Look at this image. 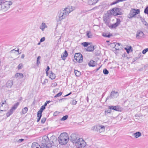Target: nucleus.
Segmentation results:
<instances>
[{
	"instance_id": "nucleus-1",
	"label": "nucleus",
	"mask_w": 148,
	"mask_h": 148,
	"mask_svg": "<svg viewBox=\"0 0 148 148\" xmlns=\"http://www.w3.org/2000/svg\"><path fill=\"white\" fill-rule=\"evenodd\" d=\"M70 139L76 146L84 147L86 145V143L83 139L79 138L78 135L76 134H72Z\"/></svg>"
},
{
	"instance_id": "nucleus-2",
	"label": "nucleus",
	"mask_w": 148,
	"mask_h": 148,
	"mask_svg": "<svg viewBox=\"0 0 148 148\" xmlns=\"http://www.w3.org/2000/svg\"><path fill=\"white\" fill-rule=\"evenodd\" d=\"M50 140H49L48 136H43L41 141V148H51L53 144V141L51 140L54 139L56 140L55 136H52L51 137Z\"/></svg>"
},
{
	"instance_id": "nucleus-3",
	"label": "nucleus",
	"mask_w": 148,
	"mask_h": 148,
	"mask_svg": "<svg viewBox=\"0 0 148 148\" xmlns=\"http://www.w3.org/2000/svg\"><path fill=\"white\" fill-rule=\"evenodd\" d=\"M74 10V8L72 6H69L60 12L58 15V21H60L64 18L71 12Z\"/></svg>"
},
{
	"instance_id": "nucleus-4",
	"label": "nucleus",
	"mask_w": 148,
	"mask_h": 148,
	"mask_svg": "<svg viewBox=\"0 0 148 148\" xmlns=\"http://www.w3.org/2000/svg\"><path fill=\"white\" fill-rule=\"evenodd\" d=\"M69 137L67 133H61L59 137V142L61 145L66 144L69 141Z\"/></svg>"
},
{
	"instance_id": "nucleus-5",
	"label": "nucleus",
	"mask_w": 148,
	"mask_h": 148,
	"mask_svg": "<svg viewBox=\"0 0 148 148\" xmlns=\"http://www.w3.org/2000/svg\"><path fill=\"white\" fill-rule=\"evenodd\" d=\"M12 4V3L10 1H4L1 6L2 8L5 11H7L9 8L10 5Z\"/></svg>"
},
{
	"instance_id": "nucleus-6",
	"label": "nucleus",
	"mask_w": 148,
	"mask_h": 148,
	"mask_svg": "<svg viewBox=\"0 0 148 148\" xmlns=\"http://www.w3.org/2000/svg\"><path fill=\"white\" fill-rule=\"evenodd\" d=\"M93 130L100 133L104 131L105 127L101 125H98L94 126L93 127Z\"/></svg>"
},
{
	"instance_id": "nucleus-7",
	"label": "nucleus",
	"mask_w": 148,
	"mask_h": 148,
	"mask_svg": "<svg viewBox=\"0 0 148 148\" xmlns=\"http://www.w3.org/2000/svg\"><path fill=\"white\" fill-rule=\"evenodd\" d=\"M8 108V105L6 101H2L0 103V111H5Z\"/></svg>"
},
{
	"instance_id": "nucleus-8",
	"label": "nucleus",
	"mask_w": 148,
	"mask_h": 148,
	"mask_svg": "<svg viewBox=\"0 0 148 148\" xmlns=\"http://www.w3.org/2000/svg\"><path fill=\"white\" fill-rule=\"evenodd\" d=\"M140 13V10L139 9L135 10L132 9L130 11V12L128 15L129 18H130L134 17L136 14H138Z\"/></svg>"
},
{
	"instance_id": "nucleus-9",
	"label": "nucleus",
	"mask_w": 148,
	"mask_h": 148,
	"mask_svg": "<svg viewBox=\"0 0 148 148\" xmlns=\"http://www.w3.org/2000/svg\"><path fill=\"white\" fill-rule=\"evenodd\" d=\"M75 59L76 61L79 62L81 63L83 61V57L82 55L80 53H76L75 55Z\"/></svg>"
},
{
	"instance_id": "nucleus-10",
	"label": "nucleus",
	"mask_w": 148,
	"mask_h": 148,
	"mask_svg": "<svg viewBox=\"0 0 148 148\" xmlns=\"http://www.w3.org/2000/svg\"><path fill=\"white\" fill-rule=\"evenodd\" d=\"M119 9L118 8H114L111 10V13L113 15L116 16L119 14Z\"/></svg>"
},
{
	"instance_id": "nucleus-11",
	"label": "nucleus",
	"mask_w": 148,
	"mask_h": 148,
	"mask_svg": "<svg viewBox=\"0 0 148 148\" xmlns=\"http://www.w3.org/2000/svg\"><path fill=\"white\" fill-rule=\"evenodd\" d=\"M144 35V34L141 31H138L136 34V37L137 39H139L142 38Z\"/></svg>"
},
{
	"instance_id": "nucleus-12",
	"label": "nucleus",
	"mask_w": 148,
	"mask_h": 148,
	"mask_svg": "<svg viewBox=\"0 0 148 148\" xmlns=\"http://www.w3.org/2000/svg\"><path fill=\"white\" fill-rule=\"evenodd\" d=\"M121 21L119 19H116V22L114 24H113L111 25V26H110V27L111 28H114L120 24Z\"/></svg>"
},
{
	"instance_id": "nucleus-13",
	"label": "nucleus",
	"mask_w": 148,
	"mask_h": 148,
	"mask_svg": "<svg viewBox=\"0 0 148 148\" xmlns=\"http://www.w3.org/2000/svg\"><path fill=\"white\" fill-rule=\"evenodd\" d=\"M111 46L113 47L116 50H119L121 47L119 43H116L114 42L110 45Z\"/></svg>"
},
{
	"instance_id": "nucleus-14",
	"label": "nucleus",
	"mask_w": 148,
	"mask_h": 148,
	"mask_svg": "<svg viewBox=\"0 0 148 148\" xmlns=\"http://www.w3.org/2000/svg\"><path fill=\"white\" fill-rule=\"evenodd\" d=\"M110 109L115 110L116 111H121V108L120 107L118 106H109Z\"/></svg>"
},
{
	"instance_id": "nucleus-15",
	"label": "nucleus",
	"mask_w": 148,
	"mask_h": 148,
	"mask_svg": "<svg viewBox=\"0 0 148 148\" xmlns=\"http://www.w3.org/2000/svg\"><path fill=\"white\" fill-rule=\"evenodd\" d=\"M119 95V94L117 92L112 91L111 93L110 97L112 98L117 97Z\"/></svg>"
},
{
	"instance_id": "nucleus-16",
	"label": "nucleus",
	"mask_w": 148,
	"mask_h": 148,
	"mask_svg": "<svg viewBox=\"0 0 148 148\" xmlns=\"http://www.w3.org/2000/svg\"><path fill=\"white\" fill-rule=\"evenodd\" d=\"M31 148H41V146L37 143H34L32 144Z\"/></svg>"
},
{
	"instance_id": "nucleus-17",
	"label": "nucleus",
	"mask_w": 148,
	"mask_h": 148,
	"mask_svg": "<svg viewBox=\"0 0 148 148\" xmlns=\"http://www.w3.org/2000/svg\"><path fill=\"white\" fill-rule=\"evenodd\" d=\"M98 1V0H88V3L89 5H92L96 3Z\"/></svg>"
},
{
	"instance_id": "nucleus-18",
	"label": "nucleus",
	"mask_w": 148,
	"mask_h": 148,
	"mask_svg": "<svg viewBox=\"0 0 148 148\" xmlns=\"http://www.w3.org/2000/svg\"><path fill=\"white\" fill-rule=\"evenodd\" d=\"M47 27V26L46 25L45 23H42L40 26V29L42 31H43L45 28Z\"/></svg>"
},
{
	"instance_id": "nucleus-19",
	"label": "nucleus",
	"mask_w": 148,
	"mask_h": 148,
	"mask_svg": "<svg viewBox=\"0 0 148 148\" xmlns=\"http://www.w3.org/2000/svg\"><path fill=\"white\" fill-rule=\"evenodd\" d=\"M94 50V46L93 45H90L86 49L87 51H92Z\"/></svg>"
},
{
	"instance_id": "nucleus-20",
	"label": "nucleus",
	"mask_w": 148,
	"mask_h": 148,
	"mask_svg": "<svg viewBox=\"0 0 148 148\" xmlns=\"http://www.w3.org/2000/svg\"><path fill=\"white\" fill-rule=\"evenodd\" d=\"M15 77L16 78L19 77V78H22L23 77V75L21 73H17L15 74Z\"/></svg>"
},
{
	"instance_id": "nucleus-21",
	"label": "nucleus",
	"mask_w": 148,
	"mask_h": 148,
	"mask_svg": "<svg viewBox=\"0 0 148 148\" xmlns=\"http://www.w3.org/2000/svg\"><path fill=\"white\" fill-rule=\"evenodd\" d=\"M103 21H104L105 23L106 24H108L110 22V20L109 18L106 16H104L103 17Z\"/></svg>"
},
{
	"instance_id": "nucleus-22",
	"label": "nucleus",
	"mask_w": 148,
	"mask_h": 148,
	"mask_svg": "<svg viewBox=\"0 0 148 148\" xmlns=\"http://www.w3.org/2000/svg\"><path fill=\"white\" fill-rule=\"evenodd\" d=\"M134 137L136 138H137L141 136V133L140 132H137L134 134Z\"/></svg>"
},
{
	"instance_id": "nucleus-23",
	"label": "nucleus",
	"mask_w": 148,
	"mask_h": 148,
	"mask_svg": "<svg viewBox=\"0 0 148 148\" xmlns=\"http://www.w3.org/2000/svg\"><path fill=\"white\" fill-rule=\"evenodd\" d=\"M65 31V27L64 26H62L59 29V32L62 34Z\"/></svg>"
},
{
	"instance_id": "nucleus-24",
	"label": "nucleus",
	"mask_w": 148,
	"mask_h": 148,
	"mask_svg": "<svg viewBox=\"0 0 148 148\" xmlns=\"http://www.w3.org/2000/svg\"><path fill=\"white\" fill-rule=\"evenodd\" d=\"M95 64L96 62L93 60L90 61L88 63V64L89 66L92 67L94 66H95Z\"/></svg>"
},
{
	"instance_id": "nucleus-25",
	"label": "nucleus",
	"mask_w": 148,
	"mask_h": 148,
	"mask_svg": "<svg viewBox=\"0 0 148 148\" xmlns=\"http://www.w3.org/2000/svg\"><path fill=\"white\" fill-rule=\"evenodd\" d=\"M68 53L66 51H65L64 53L61 56V58L63 60H64L66 57L67 56Z\"/></svg>"
},
{
	"instance_id": "nucleus-26",
	"label": "nucleus",
	"mask_w": 148,
	"mask_h": 148,
	"mask_svg": "<svg viewBox=\"0 0 148 148\" xmlns=\"http://www.w3.org/2000/svg\"><path fill=\"white\" fill-rule=\"evenodd\" d=\"M12 81H9L6 84V86L7 87H11L12 85Z\"/></svg>"
},
{
	"instance_id": "nucleus-27",
	"label": "nucleus",
	"mask_w": 148,
	"mask_h": 148,
	"mask_svg": "<svg viewBox=\"0 0 148 148\" xmlns=\"http://www.w3.org/2000/svg\"><path fill=\"white\" fill-rule=\"evenodd\" d=\"M125 49L126 50L127 52L129 53L130 52H132V48L131 46L129 47L128 48H125Z\"/></svg>"
},
{
	"instance_id": "nucleus-28",
	"label": "nucleus",
	"mask_w": 148,
	"mask_h": 148,
	"mask_svg": "<svg viewBox=\"0 0 148 148\" xmlns=\"http://www.w3.org/2000/svg\"><path fill=\"white\" fill-rule=\"evenodd\" d=\"M19 103L17 102L15 104L14 106L12 107L11 110H12L13 111L19 105Z\"/></svg>"
},
{
	"instance_id": "nucleus-29",
	"label": "nucleus",
	"mask_w": 148,
	"mask_h": 148,
	"mask_svg": "<svg viewBox=\"0 0 148 148\" xmlns=\"http://www.w3.org/2000/svg\"><path fill=\"white\" fill-rule=\"evenodd\" d=\"M55 77L56 75L55 74L51 72L50 74L49 77L52 79H53L55 78Z\"/></svg>"
},
{
	"instance_id": "nucleus-30",
	"label": "nucleus",
	"mask_w": 148,
	"mask_h": 148,
	"mask_svg": "<svg viewBox=\"0 0 148 148\" xmlns=\"http://www.w3.org/2000/svg\"><path fill=\"white\" fill-rule=\"evenodd\" d=\"M28 111V108L27 107H25L22 109V114H24L26 113Z\"/></svg>"
},
{
	"instance_id": "nucleus-31",
	"label": "nucleus",
	"mask_w": 148,
	"mask_h": 148,
	"mask_svg": "<svg viewBox=\"0 0 148 148\" xmlns=\"http://www.w3.org/2000/svg\"><path fill=\"white\" fill-rule=\"evenodd\" d=\"M86 35L88 38H91L92 37V35L91 32L89 31L87 32Z\"/></svg>"
},
{
	"instance_id": "nucleus-32",
	"label": "nucleus",
	"mask_w": 148,
	"mask_h": 148,
	"mask_svg": "<svg viewBox=\"0 0 148 148\" xmlns=\"http://www.w3.org/2000/svg\"><path fill=\"white\" fill-rule=\"evenodd\" d=\"M13 111L12 110L10 109V111L8 112L6 114V116L7 117H9L11 114H12Z\"/></svg>"
},
{
	"instance_id": "nucleus-33",
	"label": "nucleus",
	"mask_w": 148,
	"mask_h": 148,
	"mask_svg": "<svg viewBox=\"0 0 148 148\" xmlns=\"http://www.w3.org/2000/svg\"><path fill=\"white\" fill-rule=\"evenodd\" d=\"M75 73L77 76H79L81 75L80 72L76 70L75 71Z\"/></svg>"
},
{
	"instance_id": "nucleus-34",
	"label": "nucleus",
	"mask_w": 148,
	"mask_h": 148,
	"mask_svg": "<svg viewBox=\"0 0 148 148\" xmlns=\"http://www.w3.org/2000/svg\"><path fill=\"white\" fill-rule=\"evenodd\" d=\"M41 58V57L40 56H39L38 57L37 59V65L38 66L39 64L40 63V61L39 60H40Z\"/></svg>"
},
{
	"instance_id": "nucleus-35",
	"label": "nucleus",
	"mask_w": 148,
	"mask_h": 148,
	"mask_svg": "<svg viewBox=\"0 0 148 148\" xmlns=\"http://www.w3.org/2000/svg\"><path fill=\"white\" fill-rule=\"evenodd\" d=\"M68 116L67 115H65L63 116L61 119V121H63L66 120L68 118Z\"/></svg>"
},
{
	"instance_id": "nucleus-36",
	"label": "nucleus",
	"mask_w": 148,
	"mask_h": 148,
	"mask_svg": "<svg viewBox=\"0 0 148 148\" xmlns=\"http://www.w3.org/2000/svg\"><path fill=\"white\" fill-rule=\"evenodd\" d=\"M90 43H88V42H85L83 43H82V44L84 47H87L88 45L90 44Z\"/></svg>"
},
{
	"instance_id": "nucleus-37",
	"label": "nucleus",
	"mask_w": 148,
	"mask_h": 148,
	"mask_svg": "<svg viewBox=\"0 0 148 148\" xmlns=\"http://www.w3.org/2000/svg\"><path fill=\"white\" fill-rule=\"evenodd\" d=\"M42 113L41 112L38 111L37 112V116L38 117H39L40 116L41 117L42 116Z\"/></svg>"
},
{
	"instance_id": "nucleus-38",
	"label": "nucleus",
	"mask_w": 148,
	"mask_h": 148,
	"mask_svg": "<svg viewBox=\"0 0 148 148\" xmlns=\"http://www.w3.org/2000/svg\"><path fill=\"white\" fill-rule=\"evenodd\" d=\"M103 73L104 74L107 75L108 74V71L106 69H104L103 71Z\"/></svg>"
},
{
	"instance_id": "nucleus-39",
	"label": "nucleus",
	"mask_w": 148,
	"mask_h": 148,
	"mask_svg": "<svg viewBox=\"0 0 148 148\" xmlns=\"http://www.w3.org/2000/svg\"><path fill=\"white\" fill-rule=\"evenodd\" d=\"M45 106H42L41 107L39 111H40L41 112H42L43 110L45 109Z\"/></svg>"
},
{
	"instance_id": "nucleus-40",
	"label": "nucleus",
	"mask_w": 148,
	"mask_h": 148,
	"mask_svg": "<svg viewBox=\"0 0 148 148\" xmlns=\"http://www.w3.org/2000/svg\"><path fill=\"white\" fill-rule=\"evenodd\" d=\"M62 92H60L59 93L57 94V95H56L54 96V97H60L62 95Z\"/></svg>"
},
{
	"instance_id": "nucleus-41",
	"label": "nucleus",
	"mask_w": 148,
	"mask_h": 148,
	"mask_svg": "<svg viewBox=\"0 0 148 148\" xmlns=\"http://www.w3.org/2000/svg\"><path fill=\"white\" fill-rule=\"evenodd\" d=\"M148 51V48L145 49L142 51V53L145 54L147 51Z\"/></svg>"
},
{
	"instance_id": "nucleus-42",
	"label": "nucleus",
	"mask_w": 148,
	"mask_h": 148,
	"mask_svg": "<svg viewBox=\"0 0 148 148\" xmlns=\"http://www.w3.org/2000/svg\"><path fill=\"white\" fill-rule=\"evenodd\" d=\"M46 118H43L41 120V123H44L46 121Z\"/></svg>"
},
{
	"instance_id": "nucleus-43",
	"label": "nucleus",
	"mask_w": 148,
	"mask_h": 148,
	"mask_svg": "<svg viewBox=\"0 0 148 148\" xmlns=\"http://www.w3.org/2000/svg\"><path fill=\"white\" fill-rule=\"evenodd\" d=\"M77 101L75 100H73L71 102V104L73 105H75L76 104Z\"/></svg>"
},
{
	"instance_id": "nucleus-44",
	"label": "nucleus",
	"mask_w": 148,
	"mask_h": 148,
	"mask_svg": "<svg viewBox=\"0 0 148 148\" xmlns=\"http://www.w3.org/2000/svg\"><path fill=\"white\" fill-rule=\"evenodd\" d=\"M144 12L145 14H148V6L144 10Z\"/></svg>"
},
{
	"instance_id": "nucleus-45",
	"label": "nucleus",
	"mask_w": 148,
	"mask_h": 148,
	"mask_svg": "<svg viewBox=\"0 0 148 148\" xmlns=\"http://www.w3.org/2000/svg\"><path fill=\"white\" fill-rule=\"evenodd\" d=\"M112 110L111 109H110L109 106L108 107V109L107 110V111H105V112H107L109 113H110L111 112V110Z\"/></svg>"
},
{
	"instance_id": "nucleus-46",
	"label": "nucleus",
	"mask_w": 148,
	"mask_h": 148,
	"mask_svg": "<svg viewBox=\"0 0 148 148\" xmlns=\"http://www.w3.org/2000/svg\"><path fill=\"white\" fill-rule=\"evenodd\" d=\"M23 67V65L22 64H19L18 66V69H20L22 68Z\"/></svg>"
},
{
	"instance_id": "nucleus-47",
	"label": "nucleus",
	"mask_w": 148,
	"mask_h": 148,
	"mask_svg": "<svg viewBox=\"0 0 148 148\" xmlns=\"http://www.w3.org/2000/svg\"><path fill=\"white\" fill-rule=\"evenodd\" d=\"M57 83L56 82L53 83L51 85V87H54L57 85Z\"/></svg>"
},
{
	"instance_id": "nucleus-48",
	"label": "nucleus",
	"mask_w": 148,
	"mask_h": 148,
	"mask_svg": "<svg viewBox=\"0 0 148 148\" xmlns=\"http://www.w3.org/2000/svg\"><path fill=\"white\" fill-rule=\"evenodd\" d=\"M102 35L103 36H104V37H110V35H107L106 34V33H103V34H102Z\"/></svg>"
},
{
	"instance_id": "nucleus-49",
	"label": "nucleus",
	"mask_w": 148,
	"mask_h": 148,
	"mask_svg": "<svg viewBox=\"0 0 148 148\" xmlns=\"http://www.w3.org/2000/svg\"><path fill=\"white\" fill-rule=\"evenodd\" d=\"M45 38L44 37L42 38L40 40V42H42L45 40Z\"/></svg>"
},
{
	"instance_id": "nucleus-50",
	"label": "nucleus",
	"mask_w": 148,
	"mask_h": 148,
	"mask_svg": "<svg viewBox=\"0 0 148 148\" xmlns=\"http://www.w3.org/2000/svg\"><path fill=\"white\" fill-rule=\"evenodd\" d=\"M4 0H0V5H2L4 1Z\"/></svg>"
},
{
	"instance_id": "nucleus-51",
	"label": "nucleus",
	"mask_w": 148,
	"mask_h": 148,
	"mask_svg": "<svg viewBox=\"0 0 148 148\" xmlns=\"http://www.w3.org/2000/svg\"><path fill=\"white\" fill-rule=\"evenodd\" d=\"M65 99V98H62V99H59V102H62V101L63 100H64Z\"/></svg>"
},
{
	"instance_id": "nucleus-52",
	"label": "nucleus",
	"mask_w": 148,
	"mask_h": 148,
	"mask_svg": "<svg viewBox=\"0 0 148 148\" xmlns=\"http://www.w3.org/2000/svg\"><path fill=\"white\" fill-rule=\"evenodd\" d=\"M41 118V117H40V116L39 117H38V119L37 121V122H38L40 121Z\"/></svg>"
},
{
	"instance_id": "nucleus-53",
	"label": "nucleus",
	"mask_w": 148,
	"mask_h": 148,
	"mask_svg": "<svg viewBox=\"0 0 148 148\" xmlns=\"http://www.w3.org/2000/svg\"><path fill=\"white\" fill-rule=\"evenodd\" d=\"M50 68L49 66H47V68L46 70V71H48L49 70Z\"/></svg>"
},
{
	"instance_id": "nucleus-54",
	"label": "nucleus",
	"mask_w": 148,
	"mask_h": 148,
	"mask_svg": "<svg viewBox=\"0 0 148 148\" xmlns=\"http://www.w3.org/2000/svg\"><path fill=\"white\" fill-rule=\"evenodd\" d=\"M24 56H25L24 55V54H23L21 56V58H23L24 57Z\"/></svg>"
},
{
	"instance_id": "nucleus-55",
	"label": "nucleus",
	"mask_w": 148,
	"mask_h": 148,
	"mask_svg": "<svg viewBox=\"0 0 148 148\" xmlns=\"http://www.w3.org/2000/svg\"><path fill=\"white\" fill-rule=\"evenodd\" d=\"M71 92H70V93H69V94L66 95L65 96V97H66V96H69V95H70V94H71Z\"/></svg>"
},
{
	"instance_id": "nucleus-56",
	"label": "nucleus",
	"mask_w": 148,
	"mask_h": 148,
	"mask_svg": "<svg viewBox=\"0 0 148 148\" xmlns=\"http://www.w3.org/2000/svg\"><path fill=\"white\" fill-rule=\"evenodd\" d=\"M47 103H45L44 105H43V106H45H45L47 105Z\"/></svg>"
},
{
	"instance_id": "nucleus-57",
	"label": "nucleus",
	"mask_w": 148,
	"mask_h": 148,
	"mask_svg": "<svg viewBox=\"0 0 148 148\" xmlns=\"http://www.w3.org/2000/svg\"><path fill=\"white\" fill-rule=\"evenodd\" d=\"M19 141H21V142H22V141H23L24 140V139H19Z\"/></svg>"
},
{
	"instance_id": "nucleus-58",
	"label": "nucleus",
	"mask_w": 148,
	"mask_h": 148,
	"mask_svg": "<svg viewBox=\"0 0 148 148\" xmlns=\"http://www.w3.org/2000/svg\"><path fill=\"white\" fill-rule=\"evenodd\" d=\"M46 74L47 75H47H48V74H48V71H46Z\"/></svg>"
},
{
	"instance_id": "nucleus-59",
	"label": "nucleus",
	"mask_w": 148,
	"mask_h": 148,
	"mask_svg": "<svg viewBox=\"0 0 148 148\" xmlns=\"http://www.w3.org/2000/svg\"><path fill=\"white\" fill-rule=\"evenodd\" d=\"M145 25H148V24H147V23L146 22H145Z\"/></svg>"
},
{
	"instance_id": "nucleus-60",
	"label": "nucleus",
	"mask_w": 148,
	"mask_h": 148,
	"mask_svg": "<svg viewBox=\"0 0 148 148\" xmlns=\"http://www.w3.org/2000/svg\"><path fill=\"white\" fill-rule=\"evenodd\" d=\"M50 101H47L46 103H47V104L49 103L50 102Z\"/></svg>"
},
{
	"instance_id": "nucleus-61",
	"label": "nucleus",
	"mask_w": 148,
	"mask_h": 148,
	"mask_svg": "<svg viewBox=\"0 0 148 148\" xmlns=\"http://www.w3.org/2000/svg\"><path fill=\"white\" fill-rule=\"evenodd\" d=\"M56 90H57V89H54L53 90V92H55V91Z\"/></svg>"
},
{
	"instance_id": "nucleus-62",
	"label": "nucleus",
	"mask_w": 148,
	"mask_h": 148,
	"mask_svg": "<svg viewBox=\"0 0 148 148\" xmlns=\"http://www.w3.org/2000/svg\"><path fill=\"white\" fill-rule=\"evenodd\" d=\"M87 101H88V97H87Z\"/></svg>"
},
{
	"instance_id": "nucleus-63",
	"label": "nucleus",
	"mask_w": 148,
	"mask_h": 148,
	"mask_svg": "<svg viewBox=\"0 0 148 148\" xmlns=\"http://www.w3.org/2000/svg\"><path fill=\"white\" fill-rule=\"evenodd\" d=\"M40 42H39L38 44V45H40Z\"/></svg>"
},
{
	"instance_id": "nucleus-64",
	"label": "nucleus",
	"mask_w": 148,
	"mask_h": 148,
	"mask_svg": "<svg viewBox=\"0 0 148 148\" xmlns=\"http://www.w3.org/2000/svg\"><path fill=\"white\" fill-rule=\"evenodd\" d=\"M45 81H47V79H45Z\"/></svg>"
}]
</instances>
